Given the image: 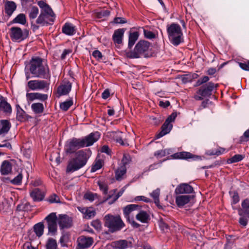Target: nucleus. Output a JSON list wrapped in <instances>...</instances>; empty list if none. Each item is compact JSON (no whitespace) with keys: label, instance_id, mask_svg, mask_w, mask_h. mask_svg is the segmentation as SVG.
Masks as SVG:
<instances>
[{"label":"nucleus","instance_id":"nucleus-1","mask_svg":"<svg viewBox=\"0 0 249 249\" xmlns=\"http://www.w3.org/2000/svg\"><path fill=\"white\" fill-rule=\"evenodd\" d=\"M26 69L29 70L34 77L45 79L51 77V72L47 61L39 57H32Z\"/></svg>","mask_w":249,"mask_h":249},{"label":"nucleus","instance_id":"nucleus-2","mask_svg":"<svg viewBox=\"0 0 249 249\" xmlns=\"http://www.w3.org/2000/svg\"><path fill=\"white\" fill-rule=\"evenodd\" d=\"M91 155V152L89 149L76 152L74 157L71 158L68 161L66 172L72 173L83 168L87 164Z\"/></svg>","mask_w":249,"mask_h":249},{"label":"nucleus","instance_id":"nucleus-3","mask_svg":"<svg viewBox=\"0 0 249 249\" xmlns=\"http://www.w3.org/2000/svg\"><path fill=\"white\" fill-rule=\"evenodd\" d=\"M151 44L147 41L141 40L136 44L133 50L126 52V55L130 58L148 57L151 55Z\"/></svg>","mask_w":249,"mask_h":249},{"label":"nucleus","instance_id":"nucleus-4","mask_svg":"<svg viewBox=\"0 0 249 249\" xmlns=\"http://www.w3.org/2000/svg\"><path fill=\"white\" fill-rule=\"evenodd\" d=\"M104 219L105 226L112 232L120 231L124 226V224L119 215L108 214L105 216Z\"/></svg>","mask_w":249,"mask_h":249},{"label":"nucleus","instance_id":"nucleus-5","mask_svg":"<svg viewBox=\"0 0 249 249\" xmlns=\"http://www.w3.org/2000/svg\"><path fill=\"white\" fill-rule=\"evenodd\" d=\"M242 208L238 210L239 215V223L243 227H245L249 219V198L244 200L241 203Z\"/></svg>","mask_w":249,"mask_h":249},{"label":"nucleus","instance_id":"nucleus-6","mask_svg":"<svg viewBox=\"0 0 249 249\" xmlns=\"http://www.w3.org/2000/svg\"><path fill=\"white\" fill-rule=\"evenodd\" d=\"M177 116V112H173L166 119L161 128V131L156 136L157 139H159L170 133L173 128L172 123L174 122Z\"/></svg>","mask_w":249,"mask_h":249},{"label":"nucleus","instance_id":"nucleus-7","mask_svg":"<svg viewBox=\"0 0 249 249\" xmlns=\"http://www.w3.org/2000/svg\"><path fill=\"white\" fill-rule=\"evenodd\" d=\"M217 87V84H214L212 82H208L198 89L196 94L194 96V98L196 100H202L203 97L211 95L212 91Z\"/></svg>","mask_w":249,"mask_h":249},{"label":"nucleus","instance_id":"nucleus-8","mask_svg":"<svg viewBox=\"0 0 249 249\" xmlns=\"http://www.w3.org/2000/svg\"><path fill=\"white\" fill-rule=\"evenodd\" d=\"M55 14L52 9L50 11L40 12L36 19V23L42 26L52 24L54 21Z\"/></svg>","mask_w":249,"mask_h":249},{"label":"nucleus","instance_id":"nucleus-9","mask_svg":"<svg viewBox=\"0 0 249 249\" xmlns=\"http://www.w3.org/2000/svg\"><path fill=\"white\" fill-rule=\"evenodd\" d=\"M84 147L83 142L80 138H73L68 140L65 145V151L67 154L76 153V151Z\"/></svg>","mask_w":249,"mask_h":249},{"label":"nucleus","instance_id":"nucleus-10","mask_svg":"<svg viewBox=\"0 0 249 249\" xmlns=\"http://www.w3.org/2000/svg\"><path fill=\"white\" fill-rule=\"evenodd\" d=\"M28 86L32 90H48L49 84L44 80H30L28 82Z\"/></svg>","mask_w":249,"mask_h":249},{"label":"nucleus","instance_id":"nucleus-11","mask_svg":"<svg viewBox=\"0 0 249 249\" xmlns=\"http://www.w3.org/2000/svg\"><path fill=\"white\" fill-rule=\"evenodd\" d=\"M57 224L60 230L70 228L72 225V218L65 214H59Z\"/></svg>","mask_w":249,"mask_h":249},{"label":"nucleus","instance_id":"nucleus-12","mask_svg":"<svg viewBox=\"0 0 249 249\" xmlns=\"http://www.w3.org/2000/svg\"><path fill=\"white\" fill-rule=\"evenodd\" d=\"M100 137L99 132L96 131L91 133L86 137L80 138L83 142L84 147L92 145L97 142Z\"/></svg>","mask_w":249,"mask_h":249},{"label":"nucleus","instance_id":"nucleus-13","mask_svg":"<svg viewBox=\"0 0 249 249\" xmlns=\"http://www.w3.org/2000/svg\"><path fill=\"white\" fill-rule=\"evenodd\" d=\"M77 242L78 246L76 249H85L92 245L93 239L91 237L81 236L78 238Z\"/></svg>","mask_w":249,"mask_h":249},{"label":"nucleus","instance_id":"nucleus-14","mask_svg":"<svg viewBox=\"0 0 249 249\" xmlns=\"http://www.w3.org/2000/svg\"><path fill=\"white\" fill-rule=\"evenodd\" d=\"M172 157L175 159H192L194 160H201L200 157L193 155L192 154L187 152H177L172 156Z\"/></svg>","mask_w":249,"mask_h":249},{"label":"nucleus","instance_id":"nucleus-15","mask_svg":"<svg viewBox=\"0 0 249 249\" xmlns=\"http://www.w3.org/2000/svg\"><path fill=\"white\" fill-rule=\"evenodd\" d=\"M168 37L174 46L178 45L183 40L182 32H168Z\"/></svg>","mask_w":249,"mask_h":249},{"label":"nucleus","instance_id":"nucleus-16","mask_svg":"<svg viewBox=\"0 0 249 249\" xmlns=\"http://www.w3.org/2000/svg\"><path fill=\"white\" fill-rule=\"evenodd\" d=\"M12 109L11 106L7 101V99L0 96V112H2L7 115H10Z\"/></svg>","mask_w":249,"mask_h":249},{"label":"nucleus","instance_id":"nucleus-17","mask_svg":"<svg viewBox=\"0 0 249 249\" xmlns=\"http://www.w3.org/2000/svg\"><path fill=\"white\" fill-rule=\"evenodd\" d=\"M194 191L193 188L187 183H183L178 185L176 188L175 192L176 195L190 194Z\"/></svg>","mask_w":249,"mask_h":249},{"label":"nucleus","instance_id":"nucleus-18","mask_svg":"<svg viewBox=\"0 0 249 249\" xmlns=\"http://www.w3.org/2000/svg\"><path fill=\"white\" fill-rule=\"evenodd\" d=\"M30 196L35 202H39L43 200L45 194L43 191L38 188H35L30 192Z\"/></svg>","mask_w":249,"mask_h":249},{"label":"nucleus","instance_id":"nucleus-19","mask_svg":"<svg viewBox=\"0 0 249 249\" xmlns=\"http://www.w3.org/2000/svg\"><path fill=\"white\" fill-rule=\"evenodd\" d=\"M9 36L13 41L19 42L26 38L29 32H9Z\"/></svg>","mask_w":249,"mask_h":249},{"label":"nucleus","instance_id":"nucleus-20","mask_svg":"<svg viewBox=\"0 0 249 249\" xmlns=\"http://www.w3.org/2000/svg\"><path fill=\"white\" fill-rule=\"evenodd\" d=\"M71 89V84L70 82H67L60 85L57 88V93L59 96L68 94Z\"/></svg>","mask_w":249,"mask_h":249},{"label":"nucleus","instance_id":"nucleus-21","mask_svg":"<svg viewBox=\"0 0 249 249\" xmlns=\"http://www.w3.org/2000/svg\"><path fill=\"white\" fill-rule=\"evenodd\" d=\"M141 206L137 204H129L124 207L123 212L124 215L127 219H129V215L134 211L140 210Z\"/></svg>","mask_w":249,"mask_h":249},{"label":"nucleus","instance_id":"nucleus-22","mask_svg":"<svg viewBox=\"0 0 249 249\" xmlns=\"http://www.w3.org/2000/svg\"><path fill=\"white\" fill-rule=\"evenodd\" d=\"M17 5L16 3L13 1H7L4 4V11L5 14L10 17L14 12L16 10Z\"/></svg>","mask_w":249,"mask_h":249},{"label":"nucleus","instance_id":"nucleus-23","mask_svg":"<svg viewBox=\"0 0 249 249\" xmlns=\"http://www.w3.org/2000/svg\"><path fill=\"white\" fill-rule=\"evenodd\" d=\"M16 107L17 110V119L18 121L23 122L28 118H31L26 113L25 111L19 105H16Z\"/></svg>","mask_w":249,"mask_h":249},{"label":"nucleus","instance_id":"nucleus-24","mask_svg":"<svg viewBox=\"0 0 249 249\" xmlns=\"http://www.w3.org/2000/svg\"><path fill=\"white\" fill-rule=\"evenodd\" d=\"M191 199V196L189 195H178L176 197V202L177 206L181 207L187 204Z\"/></svg>","mask_w":249,"mask_h":249},{"label":"nucleus","instance_id":"nucleus-25","mask_svg":"<svg viewBox=\"0 0 249 249\" xmlns=\"http://www.w3.org/2000/svg\"><path fill=\"white\" fill-rule=\"evenodd\" d=\"M11 127L10 123L6 120L0 121V136H4L9 131Z\"/></svg>","mask_w":249,"mask_h":249},{"label":"nucleus","instance_id":"nucleus-26","mask_svg":"<svg viewBox=\"0 0 249 249\" xmlns=\"http://www.w3.org/2000/svg\"><path fill=\"white\" fill-rule=\"evenodd\" d=\"M12 166L8 160H4L0 166V172L2 175H8L12 171Z\"/></svg>","mask_w":249,"mask_h":249},{"label":"nucleus","instance_id":"nucleus-27","mask_svg":"<svg viewBox=\"0 0 249 249\" xmlns=\"http://www.w3.org/2000/svg\"><path fill=\"white\" fill-rule=\"evenodd\" d=\"M139 37V32H129L128 36V48L131 49L138 39Z\"/></svg>","mask_w":249,"mask_h":249},{"label":"nucleus","instance_id":"nucleus-28","mask_svg":"<svg viewBox=\"0 0 249 249\" xmlns=\"http://www.w3.org/2000/svg\"><path fill=\"white\" fill-rule=\"evenodd\" d=\"M139 212L136 214V218L137 220L142 223H146L149 219V215L145 211L139 210Z\"/></svg>","mask_w":249,"mask_h":249},{"label":"nucleus","instance_id":"nucleus-29","mask_svg":"<svg viewBox=\"0 0 249 249\" xmlns=\"http://www.w3.org/2000/svg\"><path fill=\"white\" fill-rule=\"evenodd\" d=\"M34 231L36 236L40 237L44 233V226L43 223L39 222L34 226Z\"/></svg>","mask_w":249,"mask_h":249},{"label":"nucleus","instance_id":"nucleus-30","mask_svg":"<svg viewBox=\"0 0 249 249\" xmlns=\"http://www.w3.org/2000/svg\"><path fill=\"white\" fill-rule=\"evenodd\" d=\"M126 172V167L124 166H120L115 171V178L116 180H121L123 179V176Z\"/></svg>","mask_w":249,"mask_h":249},{"label":"nucleus","instance_id":"nucleus-31","mask_svg":"<svg viewBox=\"0 0 249 249\" xmlns=\"http://www.w3.org/2000/svg\"><path fill=\"white\" fill-rule=\"evenodd\" d=\"M122 134L121 132H111L110 133V135L112 136L116 142L120 143L122 145H124V143L122 139Z\"/></svg>","mask_w":249,"mask_h":249},{"label":"nucleus","instance_id":"nucleus-32","mask_svg":"<svg viewBox=\"0 0 249 249\" xmlns=\"http://www.w3.org/2000/svg\"><path fill=\"white\" fill-rule=\"evenodd\" d=\"M31 108L36 114L42 113L44 111V106L42 103H36L31 105Z\"/></svg>","mask_w":249,"mask_h":249},{"label":"nucleus","instance_id":"nucleus-33","mask_svg":"<svg viewBox=\"0 0 249 249\" xmlns=\"http://www.w3.org/2000/svg\"><path fill=\"white\" fill-rule=\"evenodd\" d=\"M45 247L46 249H57L56 240L52 238H49L46 241Z\"/></svg>","mask_w":249,"mask_h":249},{"label":"nucleus","instance_id":"nucleus-34","mask_svg":"<svg viewBox=\"0 0 249 249\" xmlns=\"http://www.w3.org/2000/svg\"><path fill=\"white\" fill-rule=\"evenodd\" d=\"M160 189L159 188H157L156 190L153 191L150 194V196L153 198L155 203L158 207H159L160 204Z\"/></svg>","mask_w":249,"mask_h":249},{"label":"nucleus","instance_id":"nucleus-35","mask_svg":"<svg viewBox=\"0 0 249 249\" xmlns=\"http://www.w3.org/2000/svg\"><path fill=\"white\" fill-rule=\"evenodd\" d=\"M124 32H114L112 39L115 44H120L122 42Z\"/></svg>","mask_w":249,"mask_h":249},{"label":"nucleus","instance_id":"nucleus-36","mask_svg":"<svg viewBox=\"0 0 249 249\" xmlns=\"http://www.w3.org/2000/svg\"><path fill=\"white\" fill-rule=\"evenodd\" d=\"M70 240V234L67 232H63L60 238L59 242L62 247H66V244Z\"/></svg>","mask_w":249,"mask_h":249},{"label":"nucleus","instance_id":"nucleus-37","mask_svg":"<svg viewBox=\"0 0 249 249\" xmlns=\"http://www.w3.org/2000/svg\"><path fill=\"white\" fill-rule=\"evenodd\" d=\"M26 17L23 14H19L13 20V23H19L24 25L26 23Z\"/></svg>","mask_w":249,"mask_h":249},{"label":"nucleus","instance_id":"nucleus-38","mask_svg":"<svg viewBox=\"0 0 249 249\" xmlns=\"http://www.w3.org/2000/svg\"><path fill=\"white\" fill-rule=\"evenodd\" d=\"M37 4L41 8L40 12H45L47 11H50L52 9L51 7L43 0L38 1Z\"/></svg>","mask_w":249,"mask_h":249},{"label":"nucleus","instance_id":"nucleus-39","mask_svg":"<svg viewBox=\"0 0 249 249\" xmlns=\"http://www.w3.org/2000/svg\"><path fill=\"white\" fill-rule=\"evenodd\" d=\"M85 215H83L84 218L89 219L93 217L96 214V212L94 209L92 207L88 208Z\"/></svg>","mask_w":249,"mask_h":249},{"label":"nucleus","instance_id":"nucleus-40","mask_svg":"<svg viewBox=\"0 0 249 249\" xmlns=\"http://www.w3.org/2000/svg\"><path fill=\"white\" fill-rule=\"evenodd\" d=\"M31 207L28 203H22L18 204L17 207V210L18 211L28 212L30 211Z\"/></svg>","mask_w":249,"mask_h":249},{"label":"nucleus","instance_id":"nucleus-41","mask_svg":"<svg viewBox=\"0 0 249 249\" xmlns=\"http://www.w3.org/2000/svg\"><path fill=\"white\" fill-rule=\"evenodd\" d=\"M57 222H50L47 223L49 232L52 235L55 234L57 231Z\"/></svg>","mask_w":249,"mask_h":249},{"label":"nucleus","instance_id":"nucleus-42","mask_svg":"<svg viewBox=\"0 0 249 249\" xmlns=\"http://www.w3.org/2000/svg\"><path fill=\"white\" fill-rule=\"evenodd\" d=\"M73 102L71 100L66 101L60 105V108L63 111H67L72 105Z\"/></svg>","mask_w":249,"mask_h":249},{"label":"nucleus","instance_id":"nucleus-43","mask_svg":"<svg viewBox=\"0 0 249 249\" xmlns=\"http://www.w3.org/2000/svg\"><path fill=\"white\" fill-rule=\"evenodd\" d=\"M76 30V27L72 23L66 22L63 26L62 31H75Z\"/></svg>","mask_w":249,"mask_h":249},{"label":"nucleus","instance_id":"nucleus-44","mask_svg":"<svg viewBox=\"0 0 249 249\" xmlns=\"http://www.w3.org/2000/svg\"><path fill=\"white\" fill-rule=\"evenodd\" d=\"M38 14V8L36 6H32L29 12V16L31 19L36 18Z\"/></svg>","mask_w":249,"mask_h":249},{"label":"nucleus","instance_id":"nucleus-45","mask_svg":"<svg viewBox=\"0 0 249 249\" xmlns=\"http://www.w3.org/2000/svg\"><path fill=\"white\" fill-rule=\"evenodd\" d=\"M57 219L58 217H57L55 213H50L45 218L47 223L57 222Z\"/></svg>","mask_w":249,"mask_h":249},{"label":"nucleus","instance_id":"nucleus-46","mask_svg":"<svg viewBox=\"0 0 249 249\" xmlns=\"http://www.w3.org/2000/svg\"><path fill=\"white\" fill-rule=\"evenodd\" d=\"M109 14L110 11L107 10H102L96 13V17L98 18H105L107 17Z\"/></svg>","mask_w":249,"mask_h":249},{"label":"nucleus","instance_id":"nucleus-47","mask_svg":"<svg viewBox=\"0 0 249 249\" xmlns=\"http://www.w3.org/2000/svg\"><path fill=\"white\" fill-rule=\"evenodd\" d=\"M169 149H162L156 151L154 156L157 158H160L166 156V154H169Z\"/></svg>","mask_w":249,"mask_h":249},{"label":"nucleus","instance_id":"nucleus-48","mask_svg":"<svg viewBox=\"0 0 249 249\" xmlns=\"http://www.w3.org/2000/svg\"><path fill=\"white\" fill-rule=\"evenodd\" d=\"M131 160V157L129 154H124L121 161L122 165H121V166L126 167V165H128L130 163Z\"/></svg>","mask_w":249,"mask_h":249},{"label":"nucleus","instance_id":"nucleus-49","mask_svg":"<svg viewBox=\"0 0 249 249\" xmlns=\"http://www.w3.org/2000/svg\"><path fill=\"white\" fill-rule=\"evenodd\" d=\"M22 175L21 173H19L13 179L10 180V182L14 185H19L21 183L22 179Z\"/></svg>","mask_w":249,"mask_h":249},{"label":"nucleus","instance_id":"nucleus-50","mask_svg":"<svg viewBox=\"0 0 249 249\" xmlns=\"http://www.w3.org/2000/svg\"><path fill=\"white\" fill-rule=\"evenodd\" d=\"M102 167V162L101 160H96L94 164L92 166L90 171L91 172H95L98 170L101 169Z\"/></svg>","mask_w":249,"mask_h":249},{"label":"nucleus","instance_id":"nucleus-51","mask_svg":"<svg viewBox=\"0 0 249 249\" xmlns=\"http://www.w3.org/2000/svg\"><path fill=\"white\" fill-rule=\"evenodd\" d=\"M244 159V156L242 155L237 154L232 157L231 159H229V163H234L239 162Z\"/></svg>","mask_w":249,"mask_h":249},{"label":"nucleus","instance_id":"nucleus-52","mask_svg":"<svg viewBox=\"0 0 249 249\" xmlns=\"http://www.w3.org/2000/svg\"><path fill=\"white\" fill-rule=\"evenodd\" d=\"M48 201L50 203H61L59 196L55 194L51 195L48 198Z\"/></svg>","mask_w":249,"mask_h":249},{"label":"nucleus","instance_id":"nucleus-53","mask_svg":"<svg viewBox=\"0 0 249 249\" xmlns=\"http://www.w3.org/2000/svg\"><path fill=\"white\" fill-rule=\"evenodd\" d=\"M97 184L100 190L102 191L105 195H107L108 192V187L107 184L101 181H98L97 182Z\"/></svg>","mask_w":249,"mask_h":249},{"label":"nucleus","instance_id":"nucleus-54","mask_svg":"<svg viewBox=\"0 0 249 249\" xmlns=\"http://www.w3.org/2000/svg\"><path fill=\"white\" fill-rule=\"evenodd\" d=\"M126 22L125 18L121 17H116L114 18L113 20L110 22V24L111 25L123 24Z\"/></svg>","mask_w":249,"mask_h":249},{"label":"nucleus","instance_id":"nucleus-55","mask_svg":"<svg viewBox=\"0 0 249 249\" xmlns=\"http://www.w3.org/2000/svg\"><path fill=\"white\" fill-rule=\"evenodd\" d=\"M142 201L144 202H150L151 201L150 200V199H149V198H147L144 196H136L134 199L133 200H131V202H134V201Z\"/></svg>","mask_w":249,"mask_h":249},{"label":"nucleus","instance_id":"nucleus-56","mask_svg":"<svg viewBox=\"0 0 249 249\" xmlns=\"http://www.w3.org/2000/svg\"><path fill=\"white\" fill-rule=\"evenodd\" d=\"M159 225L160 229L164 232L167 231L169 229L168 225L162 219H160L159 221Z\"/></svg>","mask_w":249,"mask_h":249},{"label":"nucleus","instance_id":"nucleus-57","mask_svg":"<svg viewBox=\"0 0 249 249\" xmlns=\"http://www.w3.org/2000/svg\"><path fill=\"white\" fill-rule=\"evenodd\" d=\"M167 31H181V28L178 24L172 23L167 28Z\"/></svg>","mask_w":249,"mask_h":249},{"label":"nucleus","instance_id":"nucleus-58","mask_svg":"<svg viewBox=\"0 0 249 249\" xmlns=\"http://www.w3.org/2000/svg\"><path fill=\"white\" fill-rule=\"evenodd\" d=\"M91 225L97 230H100L102 228L101 223L98 219L93 220L91 223Z\"/></svg>","mask_w":249,"mask_h":249},{"label":"nucleus","instance_id":"nucleus-59","mask_svg":"<svg viewBox=\"0 0 249 249\" xmlns=\"http://www.w3.org/2000/svg\"><path fill=\"white\" fill-rule=\"evenodd\" d=\"M145 38L149 39H152L157 37L158 35L155 32H143Z\"/></svg>","mask_w":249,"mask_h":249},{"label":"nucleus","instance_id":"nucleus-60","mask_svg":"<svg viewBox=\"0 0 249 249\" xmlns=\"http://www.w3.org/2000/svg\"><path fill=\"white\" fill-rule=\"evenodd\" d=\"M48 98V95L46 94H42L36 92V99L43 102L47 100Z\"/></svg>","mask_w":249,"mask_h":249},{"label":"nucleus","instance_id":"nucleus-61","mask_svg":"<svg viewBox=\"0 0 249 249\" xmlns=\"http://www.w3.org/2000/svg\"><path fill=\"white\" fill-rule=\"evenodd\" d=\"M26 98L28 102H31L36 99V92L27 93Z\"/></svg>","mask_w":249,"mask_h":249},{"label":"nucleus","instance_id":"nucleus-62","mask_svg":"<svg viewBox=\"0 0 249 249\" xmlns=\"http://www.w3.org/2000/svg\"><path fill=\"white\" fill-rule=\"evenodd\" d=\"M118 248L120 249H125L127 248V242L126 240H120L118 242Z\"/></svg>","mask_w":249,"mask_h":249},{"label":"nucleus","instance_id":"nucleus-63","mask_svg":"<svg viewBox=\"0 0 249 249\" xmlns=\"http://www.w3.org/2000/svg\"><path fill=\"white\" fill-rule=\"evenodd\" d=\"M248 141H249V128L244 133L243 135L241 137V142Z\"/></svg>","mask_w":249,"mask_h":249},{"label":"nucleus","instance_id":"nucleus-64","mask_svg":"<svg viewBox=\"0 0 249 249\" xmlns=\"http://www.w3.org/2000/svg\"><path fill=\"white\" fill-rule=\"evenodd\" d=\"M239 65L243 70L249 71V61L245 63H239Z\"/></svg>","mask_w":249,"mask_h":249}]
</instances>
